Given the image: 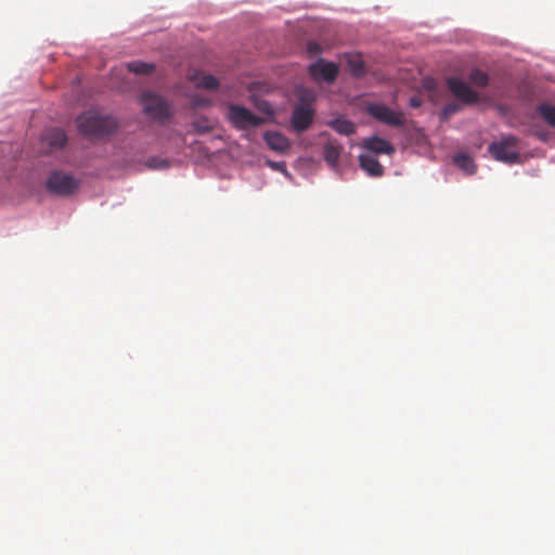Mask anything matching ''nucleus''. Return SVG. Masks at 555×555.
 Instances as JSON below:
<instances>
[{"mask_svg":"<svg viewBox=\"0 0 555 555\" xmlns=\"http://www.w3.org/2000/svg\"><path fill=\"white\" fill-rule=\"evenodd\" d=\"M366 112L374 119L390 127L399 128L405 124V117L402 112L395 111L383 103L367 104Z\"/></svg>","mask_w":555,"mask_h":555,"instance_id":"obj_5","label":"nucleus"},{"mask_svg":"<svg viewBox=\"0 0 555 555\" xmlns=\"http://www.w3.org/2000/svg\"><path fill=\"white\" fill-rule=\"evenodd\" d=\"M422 99L420 96H412L410 98L409 104L413 108H418L422 106Z\"/></svg>","mask_w":555,"mask_h":555,"instance_id":"obj_26","label":"nucleus"},{"mask_svg":"<svg viewBox=\"0 0 555 555\" xmlns=\"http://www.w3.org/2000/svg\"><path fill=\"white\" fill-rule=\"evenodd\" d=\"M327 125L339 134L350 135L356 132L354 124L343 117L330 120Z\"/></svg>","mask_w":555,"mask_h":555,"instance_id":"obj_16","label":"nucleus"},{"mask_svg":"<svg viewBox=\"0 0 555 555\" xmlns=\"http://www.w3.org/2000/svg\"><path fill=\"white\" fill-rule=\"evenodd\" d=\"M423 86L426 90L433 91L436 88V81L431 78H426L423 81Z\"/></svg>","mask_w":555,"mask_h":555,"instance_id":"obj_25","label":"nucleus"},{"mask_svg":"<svg viewBox=\"0 0 555 555\" xmlns=\"http://www.w3.org/2000/svg\"><path fill=\"white\" fill-rule=\"evenodd\" d=\"M360 167L372 177H380L384 168L377 158L371 154H361L359 156Z\"/></svg>","mask_w":555,"mask_h":555,"instance_id":"obj_11","label":"nucleus"},{"mask_svg":"<svg viewBox=\"0 0 555 555\" xmlns=\"http://www.w3.org/2000/svg\"><path fill=\"white\" fill-rule=\"evenodd\" d=\"M129 72L139 75H150L155 70V66L152 63H145L141 61H133L127 64Z\"/></svg>","mask_w":555,"mask_h":555,"instance_id":"obj_18","label":"nucleus"},{"mask_svg":"<svg viewBox=\"0 0 555 555\" xmlns=\"http://www.w3.org/2000/svg\"><path fill=\"white\" fill-rule=\"evenodd\" d=\"M468 80L473 86L483 88L489 83V76L485 72L475 68L469 73Z\"/></svg>","mask_w":555,"mask_h":555,"instance_id":"obj_19","label":"nucleus"},{"mask_svg":"<svg viewBox=\"0 0 555 555\" xmlns=\"http://www.w3.org/2000/svg\"><path fill=\"white\" fill-rule=\"evenodd\" d=\"M454 164L464 170L468 175H473L476 171V165L470 156L466 154H457L453 157Z\"/></svg>","mask_w":555,"mask_h":555,"instance_id":"obj_17","label":"nucleus"},{"mask_svg":"<svg viewBox=\"0 0 555 555\" xmlns=\"http://www.w3.org/2000/svg\"><path fill=\"white\" fill-rule=\"evenodd\" d=\"M268 146L276 152H284L289 147V142L286 137L276 131H267L263 135Z\"/></svg>","mask_w":555,"mask_h":555,"instance_id":"obj_12","label":"nucleus"},{"mask_svg":"<svg viewBox=\"0 0 555 555\" xmlns=\"http://www.w3.org/2000/svg\"><path fill=\"white\" fill-rule=\"evenodd\" d=\"M297 99L298 102L292 114V126L295 131L304 132L311 126L314 118L315 94L309 89L301 88L297 91Z\"/></svg>","mask_w":555,"mask_h":555,"instance_id":"obj_2","label":"nucleus"},{"mask_svg":"<svg viewBox=\"0 0 555 555\" xmlns=\"http://www.w3.org/2000/svg\"><path fill=\"white\" fill-rule=\"evenodd\" d=\"M540 116L553 128H555V106L551 104H540L537 108Z\"/></svg>","mask_w":555,"mask_h":555,"instance_id":"obj_20","label":"nucleus"},{"mask_svg":"<svg viewBox=\"0 0 555 555\" xmlns=\"http://www.w3.org/2000/svg\"><path fill=\"white\" fill-rule=\"evenodd\" d=\"M206 122V119L197 120L193 124V126L197 132H208L211 128L210 126H207Z\"/></svg>","mask_w":555,"mask_h":555,"instance_id":"obj_24","label":"nucleus"},{"mask_svg":"<svg viewBox=\"0 0 555 555\" xmlns=\"http://www.w3.org/2000/svg\"><path fill=\"white\" fill-rule=\"evenodd\" d=\"M269 165L273 168V169H276V170H281L282 168H284V164L283 163H273V162H270Z\"/></svg>","mask_w":555,"mask_h":555,"instance_id":"obj_28","label":"nucleus"},{"mask_svg":"<svg viewBox=\"0 0 555 555\" xmlns=\"http://www.w3.org/2000/svg\"><path fill=\"white\" fill-rule=\"evenodd\" d=\"M78 188V181L70 175L53 171L47 180V189L56 195H70Z\"/></svg>","mask_w":555,"mask_h":555,"instance_id":"obj_7","label":"nucleus"},{"mask_svg":"<svg viewBox=\"0 0 555 555\" xmlns=\"http://www.w3.org/2000/svg\"><path fill=\"white\" fill-rule=\"evenodd\" d=\"M308 52H309L310 54H318V53L320 52V47H319V44H318V43H315V42H312V41H311V42H309V43H308Z\"/></svg>","mask_w":555,"mask_h":555,"instance_id":"obj_27","label":"nucleus"},{"mask_svg":"<svg viewBox=\"0 0 555 555\" xmlns=\"http://www.w3.org/2000/svg\"><path fill=\"white\" fill-rule=\"evenodd\" d=\"M518 138L514 135L503 137L500 141L489 145L491 156L499 162L514 164L519 160Z\"/></svg>","mask_w":555,"mask_h":555,"instance_id":"obj_4","label":"nucleus"},{"mask_svg":"<svg viewBox=\"0 0 555 555\" xmlns=\"http://www.w3.org/2000/svg\"><path fill=\"white\" fill-rule=\"evenodd\" d=\"M460 109H461L460 104H457V103H449V104L444 105V107L442 108L441 116H442V118L447 119L450 116H452L455 113H457Z\"/></svg>","mask_w":555,"mask_h":555,"instance_id":"obj_21","label":"nucleus"},{"mask_svg":"<svg viewBox=\"0 0 555 555\" xmlns=\"http://www.w3.org/2000/svg\"><path fill=\"white\" fill-rule=\"evenodd\" d=\"M140 103L144 114L159 122H164L172 115L171 105L163 96L152 91H144L140 95Z\"/></svg>","mask_w":555,"mask_h":555,"instance_id":"obj_3","label":"nucleus"},{"mask_svg":"<svg viewBox=\"0 0 555 555\" xmlns=\"http://www.w3.org/2000/svg\"><path fill=\"white\" fill-rule=\"evenodd\" d=\"M349 64L354 76H362L364 74L365 70L362 60L353 59Z\"/></svg>","mask_w":555,"mask_h":555,"instance_id":"obj_22","label":"nucleus"},{"mask_svg":"<svg viewBox=\"0 0 555 555\" xmlns=\"http://www.w3.org/2000/svg\"><path fill=\"white\" fill-rule=\"evenodd\" d=\"M44 141L53 149H61L67 142V135L60 128L48 129L43 134Z\"/></svg>","mask_w":555,"mask_h":555,"instance_id":"obj_13","label":"nucleus"},{"mask_svg":"<svg viewBox=\"0 0 555 555\" xmlns=\"http://www.w3.org/2000/svg\"><path fill=\"white\" fill-rule=\"evenodd\" d=\"M147 166L153 169H162L168 167V164L166 160L163 159L151 158L149 159Z\"/></svg>","mask_w":555,"mask_h":555,"instance_id":"obj_23","label":"nucleus"},{"mask_svg":"<svg viewBox=\"0 0 555 555\" xmlns=\"http://www.w3.org/2000/svg\"><path fill=\"white\" fill-rule=\"evenodd\" d=\"M228 119L236 128L247 130L263 124L264 119L255 115L244 106L231 104L228 108Z\"/></svg>","mask_w":555,"mask_h":555,"instance_id":"obj_6","label":"nucleus"},{"mask_svg":"<svg viewBox=\"0 0 555 555\" xmlns=\"http://www.w3.org/2000/svg\"><path fill=\"white\" fill-rule=\"evenodd\" d=\"M341 146L334 141H328L323 147L324 159L331 167H336L341 153Z\"/></svg>","mask_w":555,"mask_h":555,"instance_id":"obj_15","label":"nucleus"},{"mask_svg":"<svg viewBox=\"0 0 555 555\" xmlns=\"http://www.w3.org/2000/svg\"><path fill=\"white\" fill-rule=\"evenodd\" d=\"M309 74L315 80L333 82L338 75V66L332 62L318 60L315 63L309 66Z\"/></svg>","mask_w":555,"mask_h":555,"instance_id":"obj_9","label":"nucleus"},{"mask_svg":"<svg viewBox=\"0 0 555 555\" xmlns=\"http://www.w3.org/2000/svg\"><path fill=\"white\" fill-rule=\"evenodd\" d=\"M191 80L194 81L196 87L206 89V90H214V89H217L219 86V82L216 77H214L212 75H209V74L202 73V72L195 73L191 77Z\"/></svg>","mask_w":555,"mask_h":555,"instance_id":"obj_14","label":"nucleus"},{"mask_svg":"<svg viewBox=\"0 0 555 555\" xmlns=\"http://www.w3.org/2000/svg\"><path fill=\"white\" fill-rule=\"evenodd\" d=\"M362 146L373 153L376 154H387L390 155L395 152V147L385 139H382L377 135H373L371 138L364 139L362 142Z\"/></svg>","mask_w":555,"mask_h":555,"instance_id":"obj_10","label":"nucleus"},{"mask_svg":"<svg viewBox=\"0 0 555 555\" xmlns=\"http://www.w3.org/2000/svg\"><path fill=\"white\" fill-rule=\"evenodd\" d=\"M78 131L90 138H103L114 133L118 128L116 118L88 111L76 118Z\"/></svg>","mask_w":555,"mask_h":555,"instance_id":"obj_1","label":"nucleus"},{"mask_svg":"<svg viewBox=\"0 0 555 555\" xmlns=\"http://www.w3.org/2000/svg\"><path fill=\"white\" fill-rule=\"evenodd\" d=\"M450 92L463 104H475L479 101L478 92L474 91L468 83L460 78L451 77L447 79Z\"/></svg>","mask_w":555,"mask_h":555,"instance_id":"obj_8","label":"nucleus"}]
</instances>
